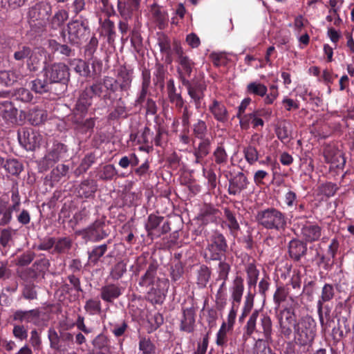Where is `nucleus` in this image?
<instances>
[{
  "mask_svg": "<svg viewBox=\"0 0 354 354\" xmlns=\"http://www.w3.org/2000/svg\"><path fill=\"white\" fill-rule=\"evenodd\" d=\"M68 42L71 44H80L90 34L87 19L80 17L73 19L67 24Z\"/></svg>",
  "mask_w": 354,
  "mask_h": 354,
  "instance_id": "0eeeda50",
  "label": "nucleus"
},
{
  "mask_svg": "<svg viewBox=\"0 0 354 354\" xmlns=\"http://www.w3.org/2000/svg\"><path fill=\"white\" fill-rule=\"evenodd\" d=\"M243 279L241 276H236L230 288L232 304L239 306L244 292Z\"/></svg>",
  "mask_w": 354,
  "mask_h": 354,
  "instance_id": "4be33fe9",
  "label": "nucleus"
},
{
  "mask_svg": "<svg viewBox=\"0 0 354 354\" xmlns=\"http://www.w3.org/2000/svg\"><path fill=\"white\" fill-rule=\"evenodd\" d=\"M140 7L131 4L126 1L118 0L117 8L120 17L124 20H131L133 13L139 10Z\"/></svg>",
  "mask_w": 354,
  "mask_h": 354,
  "instance_id": "bb28decb",
  "label": "nucleus"
},
{
  "mask_svg": "<svg viewBox=\"0 0 354 354\" xmlns=\"http://www.w3.org/2000/svg\"><path fill=\"white\" fill-rule=\"evenodd\" d=\"M243 153L247 162L253 165L258 160L259 152L257 149L252 145H249L243 149Z\"/></svg>",
  "mask_w": 354,
  "mask_h": 354,
  "instance_id": "bf43d9fd",
  "label": "nucleus"
},
{
  "mask_svg": "<svg viewBox=\"0 0 354 354\" xmlns=\"http://www.w3.org/2000/svg\"><path fill=\"white\" fill-rule=\"evenodd\" d=\"M192 131L194 136L200 139H205L207 132V126L206 122L202 120H198L196 123L193 124Z\"/></svg>",
  "mask_w": 354,
  "mask_h": 354,
  "instance_id": "37998d69",
  "label": "nucleus"
},
{
  "mask_svg": "<svg viewBox=\"0 0 354 354\" xmlns=\"http://www.w3.org/2000/svg\"><path fill=\"white\" fill-rule=\"evenodd\" d=\"M17 109L11 102L6 101L0 104V116L8 124H15L17 122Z\"/></svg>",
  "mask_w": 354,
  "mask_h": 354,
  "instance_id": "412c9836",
  "label": "nucleus"
},
{
  "mask_svg": "<svg viewBox=\"0 0 354 354\" xmlns=\"http://www.w3.org/2000/svg\"><path fill=\"white\" fill-rule=\"evenodd\" d=\"M163 219V217L158 216L153 214H150L148 217L147 223L145 225L146 230L148 232V235L152 234L153 230L157 228L160 224Z\"/></svg>",
  "mask_w": 354,
  "mask_h": 354,
  "instance_id": "4d7b16f0",
  "label": "nucleus"
},
{
  "mask_svg": "<svg viewBox=\"0 0 354 354\" xmlns=\"http://www.w3.org/2000/svg\"><path fill=\"white\" fill-rule=\"evenodd\" d=\"M268 91L267 86L259 82H250L246 87V92L250 95L263 97Z\"/></svg>",
  "mask_w": 354,
  "mask_h": 354,
  "instance_id": "ea45409f",
  "label": "nucleus"
},
{
  "mask_svg": "<svg viewBox=\"0 0 354 354\" xmlns=\"http://www.w3.org/2000/svg\"><path fill=\"white\" fill-rule=\"evenodd\" d=\"M45 77L49 83L64 82L68 80L69 72L67 66L63 63H55L44 68Z\"/></svg>",
  "mask_w": 354,
  "mask_h": 354,
  "instance_id": "9d476101",
  "label": "nucleus"
},
{
  "mask_svg": "<svg viewBox=\"0 0 354 354\" xmlns=\"http://www.w3.org/2000/svg\"><path fill=\"white\" fill-rule=\"evenodd\" d=\"M48 338L51 348L56 351L62 350L63 345L61 344L60 334L59 335L54 328H50L48 329Z\"/></svg>",
  "mask_w": 354,
  "mask_h": 354,
  "instance_id": "c03bdc74",
  "label": "nucleus"
},
{
  "mask_svg": "<svg viewBox=\"0 0 354 354\" xmlns=\"http://www.w3.org/2000/svg\"><path fill=\"white\" fill-rule=\"evenodd\" d=\"M240 127L242 129L247 130L252 124L254 129H257L259 127L261 128L264 126L263 119L254 111L250 113L245 114L239 122Z\"/></svg>",
  "mask_w": 354,
  "mask_h": 354,
  "instance_id": "b1692460",
  "label": "nucleus"
},
{
  "mask_svg": "<svg viewBox=\"0 0 354 354\" xmlns=\"http://www.w3.org/2000/svg\"><path fill=\"white\" fill-rule=\"evenodd\" d=\"M84 309L91 315L99 313L101 311V303L97 299H88L86 301Z\"/></svg>",
  "mask_w": 354,
  "mask_h": 354,
  "instance_id": "69168bd1",
  "label": "nucleus"
},
{
  "mask_svg": "<svg viewBox=\"0 0 354 354\" xmlns=\"http://www.w3.org/2000/svg\"><path fill=\"white\" fill-rule=\"evenodd\" d=\"M247 281L249 286H255L258 280L259 272L253 263L246 267Z\"/></svg>",
  "mask_w": 354,
  "mask_h": 354,
  "instance_id": "8fccbe9b",
  "label": "nucleus"
},
{
  "mask_svg": "<svg viewBox=\"0 0 354 354\" xmlns=\"http://www.w3.org/2000/svg\"><path fill=\"white\" fill-rule=\"evenodd\" d=\"M83 232L86 236L93 241L104 239L109 234L104 218L95 220L91 225L85 228Z\"/></svg>",
  "mask_w": 354,
  "mask_h": 354,
  "instance_id": "9b49d317",
  "label": "nucleus"
},
{
  "mask_svg": "<svg viewBox=\"0 0 354 354\" xmlns=\"http://www.w3.org/2000/svg\"><path fill=\"white\" fill-rule=\"evenodd\" d=\"M52 13L51 5L46 1L35 3L28 8V22L31 31L37 34L43 32Z\"/></svg>",
  "mask_w": 354,
  "mask_h": 354,
  "instance_id": "20e7f679",
  "label": "nucleus"
},
{
  "mask_svg": "<svg viewBox=\"0 0 354 354\" xmlns=\"http://www.w3.org/2000/svg\"><path fill=\"white\" fill-rule=\"evenodd\" d=\"M50 84L51 83H49L46 78L45 80L36 79L31 82V88L35 92L41 94L50 90Z\"/></svg>",
  "mask_w": 354,
  "mask_h": 354,
  "instance_id": "a18cd8bd",
  "label": "nucleus"
},
{
  "mask_svg": "<svg viewBox=\"0 0 354 354\" xmlns=\"http://www.w3.org/2000/svg\"><path fill=\"white\" fill-rule=\"evenodd\" d=\"M208 110L217 122L224 124L228 121L229 113L227 109L221 101L216 99L212 100L208 106Z\"/></svg>",
  "mask_w": 354,
  "mask_h": 354,
  "instance_id": "f3484780",
  "label": "nucleus"
},
{
  "mask_svg": "<svg viewBox=\"0 0 354 354\" xmlns=\"http://www.w3.org/2000/svg\"><path fill=\"white\" fill-rule=\"evenodd\" d=\"M213 160L219 166H225L227 163L228 155L222 145H218L212 154Z\"/></svg>",
  "mask_w": 354,
  "mask_h": 354,
  "instance_id": "79ce46f5",
  "label": "nucleus"
},
{
  "mask_svg": "<svg viewBox=\"0 0 354 354\" xmlns=\"http://www.w3.org/2000/svg\"><path fill=\"white\" fill-rule=\"evenodd\" d=\"M139 349L143 354H151L154 352V345L149 339L142 337L139 342Z\"/></svg>",
  "mask_w": 354,
  "mask_h": 354,
  "instance_id": "774afa93",
  "label": "nucleus"
},
{
  "mask_svg": "<svg viewBox=\"0 0 354 354\" xmlns=\"http://www.w3.org/2000/svg\"><path fill=\"white\" fill-rule=\"evenodd\" d=\"M109 344L108 337L102 333L97 335L92 341L93 346L100 351L108 348Z\"/></svg>",
  "mask_w": 354,
  "mask_h": 354,
  "instance_id": "052dcab7",
  "label": "nucleus"
},
{
  "mask_svg": "<svg viewBox=\"0 0 354 354\" xmlns=\"http://www.w3.org/2000/svg\"><path fill=\"white\" fill-rule=\"evenodd\" d=\"M290 128V123L286 120L277 122L275 128V133L281 142H286L288 141L291 134Z\"/></svg>",
  "mask_w": 354,
  "mask_h": 354,
  "instance_id": "c85d7f7f",
  "label": "nucleus"
},
{
  "mask_svg": "<svg viewBox=\"0 0 354 354\" xmlns=\"http://www.w3.org/2000/svg\"><path fill=\"white\" fill-rule=\"evenodd\" d=\"M12 212L8 203L0 198V226H5L10 223Z\"/></svg>",
  "mask_w": 354,
  "mask_h": 354,
  "instance_id": "72a5a7b5",
  "label": "nucleus"
},
{
  "mask_svg": "<svg viewBox=\"0 0 354 354\" xmlns=\"http://www.w3.org/2000/svg\"><path fill=\"white\" fill-rule=\"evenodd\" d=\"M68 171V167L64 164L58 165L51 171V178L54 181H59L63 176H65Z\"/></svg>",
  "mask_w": 354,
  "mask_h": 354,
  "instance_id": "0e129e2a",
  "label": "nucleus"
},
{
  "mask_svg": "<svg viewBox=\"0 0 354 354\" xmlns=\"http://www.w3.org/2000/svg\"><path fill=\"white\" fill-rule=\"evenodd\" d=\"M158 268L156 262H151L138 282L140 287L147 294L149 299L156 304L162 301L165 292L169 288V280L158 275Z\"/></svg>",
  "mask_w": 354,
  "mask_h": 354,
  "instance_id": "f257e3e1",
  "label": "nucleus"
},
{
  "mask_svg": "<svg viewBox=\"0 0 354 354\" xmlns=\"http://www.w3.org/2000/svg\"><path fill=\"white\" fill-rule=\"evenodd\" d=\"M151 12L153 19L160 29H163L167 24L168 16L165 12L160 10L156 2L151 6Z\"/></svg>",
  "mask_w": 354,
  "mask_h": 354,
  "instance_id": "c756f323",
  "label": "nucleus"
},
{
  "mask_svg": "<svg viewBox=\"0 0 354 354\" xmlns=\"http://www.w3.org/2000/svg\"><path fill=\"white\" fill-rule=\"evenodd\" d=\"M195 323V312L193 308H186L183 310V318L181 319L180 330L187 333L194 330Z\"/></svg>",
  "mask_w": 354,
  "mask_h": 354,
  "instance_id": "cd10ccee",
  "label": "nucleus"
},
{
  "mask_svg": "<svg viewBox=\"0 0 354 354\" xmlns=\"http://www.w3.org/2000/svg\"><path fill=\"white\" fill-rule=\"evenodd\" d=\"M344 3V0H329V14H333L334 15H337V19L335 21L334 24L335 26H339L342 22V19L339 15V10L342 7Z\"/></svg>",
  "mask_w": 354,
  "mask_h": 354,
  "instance_id": "864d4df0",
  "label": "nucleus"
},
{
  "mask_svg": "<svg viewBox=\"0 0 354 354\" xmlns=\"http://www.w3.org/2000/svg\"><path fill=\"white\" fill-rule=\"evenodd\" d=\"M118 84L122 91H127L130 88L132 82V72L125 67L121 68L118 72Z\"/></svg>",
  "mask_w": 354,
  "mask_h": 354,
  "instance_id": "7c9ffc66",
  "label": "nucleus"
},
{
  "mask_svg": "<svg viewBox=\"0 0 354 354\" xmlns=\"http://www.w3.org/2000/svg\"><path fill=\"white\" fill-rule=\"evenodd\" d=\"M307 251V244L302 240L293 239L288 243V256L294 261H299L306 255Z\"/></svg>",
  "mask_w": 354,
  "mask_h": 354,
  "instance_id": "2eb2a0df",
  "label": "nucleus"
},
{
  "mask_svg": "<svg viewBox=\"0 0 354 354\" xmlns=\"http://www.w3.org/2000/svg\"><path fill=\"white\" fill-rule=\"evenodd\" d=\"M126 271V263L124 261H120L113 267L110 272V276L113 279L118 280L123 276Z\"/></svg>",
  "mask_w": 354,
  "mask_h": 354,
  "instance_id": "6e6d98bb",
  "label": "nucleus"
},
{
  "mask_svg": "<svg viewBox=\"0 0 354 354\" xmlns=\"http://www.w3.org/2000/svg\"><path fill=\"white\" fill-rule=\"evenodd\" d=\"M259 313L257 310L253 311L250 316L245 326H244L243 337L245 338L251 337L257 333L259 337L257 339H263L267 344L272 342V322L271 318L267 314L260 315L259 322H257Z\"/></svg>",
  "mask_w": 354,
  "mask_h": 354,
  "instance_id": "f03ea898",
  "label": "nucleus"
},
{
  "mask_svg": "<svg viewBox=\"0 0 354 354\" xmlns=\"http://www.w3.org/2000/svg\"><path fill=\"white\" fill-rule=\"evenodd\" d=\"M255 220L263 228L278 232H283L288 225L286 214L273 207L258 211Z\"/></svg>",
  "mask_w": 354,
  "mask_h": 354,
  "instance_id": "7ed1b4c3",
  "label": "nucleus"
},
{
  "mask_svg": "<svg viewBox=\"0 0 354 354\" xmlns=\"http://www.w3.org/2000/svg\"><path fill=\"white\" fill-rule=\"evenodd\" d=\"M108 245L106 243L94 246L91 251L88 252V263L92 266H96L100 259L106 253Z\"/></svg>",
  "mask_w": 354,
  "mask_h": 354,
  "instance_id": "473e14b6",
  "label": "nucleus"
},
{
  "mask_svg": "<svg viewBox=\"0 0 354 354\" xmlns=\"http://www.w3.org/2000/svg\"><path fill=\"white\" fill-rule=\"evenodd\" d=\"M249 184L247 177L243 172H239L229 180L228 193L230 195L239 194Z\"/></svg>",
  "mask_w": 354,
  "mask_h": 354,
  "instance_id": "a211bd4d",
  "label": "nucleus"
},
{
  "mask_svg": "<svg viewBox=\"0 0 354 354\" xmlns=\"http://www.w3.org/2000/svg\"><path fill=\"white\" fill-rule=\"evenodd\" d=\"M324 156L326 162L332 163L337 167H343L346 162L342 152L334 146H326L324 149Z\"/></svg>",
  "mask_w": 354,
  "mask_h": 354,
  "instance_id": "6ab92c4d",
  "label": "nucleus"
},
{
  "mask_svg": "<svg viewBox=\"0 0 354 354\" xmlns=\"http://www.w3.org/2000/svg\"><path fill=\"white\" fill-rule=\"evenodd\" d=\"M335 288L333 284L325 283L322 288L321 295L317 302V313L322 328H325V323L323 315V305L326 302L330 301L335 297Z\"/></svg>",
  "mask_w": 354,
  "mask_h": 354,
  "instance_id": "f8f14e48",
  "label": "nucleus"
},
{
  "mask_svg": "<svg viewBox=\"0 0 354 354\" xmlns=\"http://www.w3.org/2000/svg\"><path fill=\"white\" fill-rule=\"evenodd\" d=\"M184 273V267L180 261L171 263L170 267V276L174 281L179 280Z\"/></svg>",
  "mask_w": 354,
  "mask_h": 354,
  "instance_id": "3c124183",
  "label": "nucleus"
},
{
  "mask_svg": "<svg viewBox=\"0 0 354 354\" xmlns=\"http://www.w3.org/2000/svg\"><path fill=\"white\" fill-rule=\"evenodd\" d=\"M68 19V12L64 9L59 10L50 20L48 19L49 27L53 30H57L63 26Z\"/></svg>",
  "mask_w": 354,
  "mask_h": 354,
  "instance_id": "2f4dec72",
  "label": "nucleus"
},
{
  "mask_svg": "<svg viewBox=\"0 0 354 354\" xmlns=\"http://www.w3.org/2000/svg\"><path fill=\"white\" fill-rule=\"evenodd\" d=\"M231 330H232V328H229L225 322H223L220 329L216 334V343L218 346H223L226 344L227 333Z\"/></svg>",
  "mask_w": 354,
  "mask_h": 354,
  "instance_id": "13d9d810",
  "label": "nucleus"
},
{
  "mask_svg": "<svg viewBox=\"0 0 354 354\" xmlns=\"http://www.w3.org/2000/svg\"><path fill=\"white\" fill-rule=\"evenodd\" d=\"M28 120L32 125H39L43 123L47 118L46 111L34 107L30 109L28 113Z\"/></svg>",
  "mask_w": 354,
  "mask_h": 354,
  "instance_id": "c9c22d12",
  "label": "nucleus"
},
{
  "mask_svg": "<svg viewBox=\"0 0 354 354\" xmlns=\"http://www.w3.org/2000/svg\"><path fill=\"white\" fill-rule=\"evenodd\" d=\"M183 85L186 86L188 95L194 100L196 107L201 104V101L204 97V91L206 86L202 84L192 85L189 80L183 78Z\"/></svg>",
  "mask_w": 354,
  "mask_h": 354,
  "instance_id": "aec40b11",
  "label": "nucleus"
},
{
  "mask_svg": "<svg viewBox=\"0 0 354 354\" xmlns=\"http://www.w3.org/2000/svg\"><path fill=\"white\" fill-rule=\"evenodd\" d=\"M211 141L209 138L202 139L196 147L194 149V156L200 157H206L210 151Z\"/></svg>",
  "mask_w": 354,
  "mask_h": 354,
  "instance_id": "a19ab883",
  "label": "nucleus"
},
{
  "mask_svg": "<svg viewBox=\"0 0 354 354\" xmlns=\"http://www.w3.org/2000/svg\"><path fill=\"white\" fill-rule=\"evenodd\" d=\"M177 62L178 63L177 72L179 75V78L183 83V78L185 80H188V77H190L194 63L188 56L183 57L182 59L177 60Z\"/></svg>",
  "mask_w": 354,
  "mask_h": 354,
  "instance_id": "a878e982",
  "label": "nucleus"
},
{
  "mask_svg": "<svg viewBox=\"0 0 354 354\" xmlns=\"http://www.w3.org/2000/svg\"><path fill=\"white\" fill-rule=\"evenodd\" d=\"M210 270L207 266H201L197 273V283L201 287H205L210 278Z\"/></svg>",
  "mask_w": 354,
  "mask_h": 354,
  "instance_id": "5fc2aeb1",
  "label": "nucleus"
},
{
  "mask_svg": "<svg viewBox=\"0 0 354 354\" xmlns=\"http://www.w3.org/2000/svg\"><path fill=\"white\" fill-rule=\"evenodd\" d=\"M41 63V55L31 52L27 60V66L30 71H37Z\"/></svg>",
  "mask_w": 354,
  "mask_h": 354,
  "instance_id": "680f3d73",
  "label": "nucleus"
},
{
  "mask_svg": "<svg viewBox=\"0 0 354 354\" xmlns=\"http://www.w3.org/2000/svg\"><path fill=\"white\" fill-rule=\"evenodd\" d=\"M204 250V258L207 262L221 261L227 250V241L223 234L215 232L208 239Z\"/></svg>",
  "mask_w": 354,
  "mask_h": 354,
  "instance_id": "423d86ee",
  "label": "nucleus"
},
{
  "mask_svg": "<svg viewBox=\"0 0 354 354\" xmlns=\"http://www.w3.org/2000/svg\"><path fill=\"white\" fill-rule=\"evenodd\" d=\"M102 33L107 37L109 44L113 43L115 38V24L109 19H104L101 25Z\"/></svg>",
  "mask_w": 354,
  "mask_h": 354,
  "instance_id": "4c0bfd02",
  "label": "nucleus"
},
{
  "mask_svg": "<svg viewBox=\"0 0 354 354\" xmlns=\"http://www.w3.org/2000/svg\"><path fill=\"white\" fill-rule=\"evenodd\" d=\"M316 336V324L314 319L305 316L298 320L294 332L295 344L300 347L311 346Z\"/></svg>",
  "mask_w": 354,
  "mask_h": 354,
  "instance_id": "39448f33",
  "label": "nucleus"
},
{
  "mask_svg": "<svg viewBox=\"0 0 354 354\" xmlns=\"http://www.w3.org/2000/svg\"><path fill=\"white\" fill-rule=\"evenodd\" d=\"M22 296L27 300H35L37 299V292L34 284H26L22 290Z\"/></svg>",
  "mask_w": 354,
  "mask_h": 354,
  "instance_id": "338daca9",
  "label": "nucleus"
},
{
  "mask_svg": "<svg viewBox=\"0 0 354 354\" xmlns=\"http://www.w3.org/2000/svg\"><path fill=\"white\" fill-rule=\"evenodd\" d=\"M41 311L39 308L29 310H17L12 315V319L19 322L38 325L40 322Z\"/></svg>",
  "mask_w": 354,
  "mask_h": 354,
  "instance_id": "dca6fc26",
  "label": "nucleus"
},
{
  "mask_svg": "<svg viewBox=\"0 0 354 354\" xmlns=\"http://www.w3.org/2000/svg\"><path fill=\"white\" fill-rule=\"evenodd\" d=\"M17 136L20 145L28 151L39 147L41 141V136L30 128L20 129Z\"/></svg>",
  "mask_w": 354,
  "mask_h": 354,
  "instance_id": "1a4fd4ad",
  "label": "nucleus"
},
{
  "mask_svg": "<svg viewBox=\"0 0 354 354\" xmlns=\"http://www.w3.org/2000/svg\"><path fill=\"white\" fill-rule=\"evenodd\" d=\"M288 296V288H286L284 286H277L273 295V301L275 305V308H279L281 304L286 301Z\"/></svg>",
  "mask_w": 354,
  "mask_h": 354,
  "instance_id": "58836bf2",
  "label": "nucleus"
},
{
  "mask_svg": "<svg viewBox=\"0 0 354 354\" xmlns=\"http://www.w3.org/2000/svg\"><path fill=\"white\" fill-rule=\"evenodd\" d=\"M15 234V231L10 227L3 229L0 233V244L4 248L7 247Z\"/></svg>",
  "mask_w": 354,
  "mask_h": 354,
  "instance_id": "e2e57ef3",
  "label": "nucleus"
},
{
  "mask_svg": "<svg viewBox=\"0 0 354 354\" xmlns=\"http://www.w3.org/2000/svg\"><path fill=\"white\" fill-rule=\"evenodd\" d=\"M224 215L226 218V223L232 233H235L240 229L239 224L234 214L229 209H224Z\"/></svg>",
  "mask_w": 354,
  "mask_h": 354,
  "instance_id": "49530a36",
  "label": "nucleus"
},
{
  "mask_svg": "<svg viewBox=\"0 0 354 354\" xmlns=\"http://www.w3.org/2000/svg\"><path fill=\"white\" fill-rule=\"evenodd\" d=\"M103 82L106 88V93L103 95V99L108 100L111 98V94L116 91L118 81L111 77L106 76L103 78Z\"/></svg>",
  "mask_w": 354,
  "mask_h": 354,
  "instance_id": "de8ad7c7",
  "label": "nucleus"
},
{
  "mask_svg": "<svg viewBox=\"0 0 354 354\" xmlns=\"http://www.w3.org/2000/svg\"><path fill=\"white\" fill-rule=\"evenodd\" d=\"M322 234V227L313 223L307 222L301 228L302 241L307 243H313L319 240Z\"/></svg>",
  "mask_w": 354,
  "mask_h": 354,
  "instance_id": "4468645a",
  "label": "nucleus"
},
{
  "mask_svg": "<svg viewBox=\"0 0 354 354\" xmlns=\"http://www.w3.org/2000/svg\"><path fill=\"white\" fill-rule=\"evenodd\" d=\"M20 77L21 75L15 71H0V84L6 86H12Z\"/></svg>",
  "mask_w": 354,
  "mask_h": 354,
  "instance_id": "e433bc0d",
  "label": "nucleus"
},
{
  "mask_svg": "<svg viewBox=\"0 0 354 354\" xmlns=\"http://www.w3.org/2000/svg\"><path fill=\"white\" fill-rule=\"evenodd\" d=\"M117 174L116 169L113 165H106L99 172V178L103 180H110Z\"/></svg>",
  "mask_w": 354,
  "mask_h": 354,
  "instance_id": "603ef678",
  "label": "nucleus"
},
{
  "mask_svg": "<svg viewBox=\"0 0 354 354\" xmlns=\"http://www.w3.org/2000/svg\"><path fill=\"white\" fill-rule=\"evenodd\" d=\"M5 169L12 175H19L23 170L22 164L16 159H11L3 165Z\"/></svg>",
  "mask_w": 354,
  "mask_h": 354,
  "instance_id": "09e8293b",
  "label": "nucleus"
},
{
  "mask_svg": "<svg viewBox=\"0 0 354 354\" xmlns=\"http://www.w3.org/2000/svg\"><path fill=\"white\" fill-rule=\"evenodd\" d=\"M97 190V185L93 180H85L79 186L78 194L82 198L91 196Z\"/></svg>",
  "mask_w": 354,
  "mask_h": 354,
  "instance_id": "f704fd0d",
  "label": "nucleus"
},
{
  "mask_svg": "<svg viewBox=\"0 0 354 354\" xmlns=\"http://www.w3.org/2000/svg\"><path fill=\"white\" fill-rule=\"evenodd\" d=\"M93 95L87 87H86L80 94L75 104V109L81 113H86L88 108L93 103Z\"/></svg>",
  "mask_w": 354,
  "mask_h": 354,
  "instance_id": "393cba45",
  "label": "nucleus"
},
{
  "mask_svg": "<svg viewBox=\"0 0 354 354\" xmlns=\"http://www.w3.org/2000/svg\"><path fill=\"white\" fill-rule=\"evenodd\" d=\"M67 149L62 143L54 144L48 153L41 160V164L45 169L52 167L56 162L59 161L66 153Z\"/></svg>",
  "mask_w": 354,
  "mask_h": 354,
  "instance_id": "ddd939ff",
  "label": "nucleus"
},
{
  "mask_svg": "<svg viewBox=\"0 0 354 354\" xmlns=\"http://www.w3.org/2000/svg\"><path fill=\"white\" fill-rule=\"evenodd\" d=\"M122 288L114 283L104 286L100 289V297L106 302L111 303L122 295Z\"/></svg>",
  "mask_w": 354,
  "mask_h": 354,
  "instance_id": "5701e85b",
  "label": "nucleus"
},
{
  "mask_svg": "<svg viewBox=\"0 0 354 354\" xmlns=\"http://www.w3.org/2000/svg\"><path fill=\"white\" fill-rule=\"evenodd\" d=\"M279 324L281 335L286 339H290L292 334V329L295 332L298 324L295 312L288 308L283 309L280 313Z\"/></svg>",
  "mask_w": 354,
  "mask_h": 354,
  "instance_id": "6e6552de",
  "label": "nucleus"
}]
</instances>
